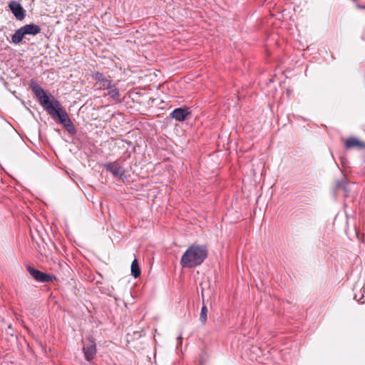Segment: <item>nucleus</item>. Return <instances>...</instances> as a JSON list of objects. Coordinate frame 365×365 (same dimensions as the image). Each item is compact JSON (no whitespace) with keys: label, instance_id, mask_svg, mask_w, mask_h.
I'll return each mask as SVG.
<instances>
[{"label":"nucleus","instance_id":"nucleus-2","mask_svg":"<svg viewBox=\"0 0 365 365\" xmlns=\"http://www.w3.org/2000/svg\"><path fill=\"white\" fill-rule=\"evenodd\" d=\"M207 253L206 246L192 245L183 253L180 259V264L183 268L197 267L207 257Z\"/></svg>","mask_w":365,"mask_h":365},{"label":"nucleus","instance_id":"nucleus-17","mask_svg":"<svg viewBox=\"0 0 365 365\" xmlns=\"http://www.w3.org/2000/svg\"><path fill=\"white\" fill-rule=\"evenodd\" d=\"M356 8H358L359 9H365V5L363 6V5H360L358 3H356Z\"/></svg>","mask_w":365,"mask_h":365},{"label":"nucleus","instance_id":"nucleus-10","mask_svg":"<svg viewBox=\"0 0 365 365\" xmlns=\"http://www.w3.org/2000/svg\"><path fill=\"white\" fill-rule=\"evenodd\" d=\"M25 36V34L24 33V31L22 28H19L17 29L15 33L11 36V43H13L15 45L19 44L23 38Z\"/></svg>","mask_w":365,"mask_h":365},{"label":"nucleus","instance_id":"nucleus-13","mask_svg":"<svg viewBox=\"0 0 365 365\" xmlns=\"http://www.w3.org/2000/svg\"><path fill=\"white\" fill-rule=\"evenodd\" d=\"M349 183V182L348 181V180L344 178L342 180H338L336 182V187L337 189L343 190L345 192V194L347 195V193L349 191L347 187Z\"/></svg>","mask_w":365,"mask_h":365},{"label":"nucleus","instance_id":"nucleus-12","mask_svg":"<svg viewBox=\"0 0 365 365\" xmlns=\"http://www.w3.org/2000/svg\"><path fill=\"white\" fill-rule=\"evenodd\" d=\"M112 83L110 77H107L106 78H101L99 81H97L96 83V86L98 89L106 90Z\"/></svg>","mask_w":365,"mask_h":365},{"label":"nucleus","instance_id":"nucleus-6","mask_svg":"<svg viewBox=\"0 0 365 365\" xmlns=\"http://www.w3.org/2000/svg\"><path fill=\"white\" fill-rule=\"evenodd\" d=\"M190 114L189 108L182 107L174 109L170 113V116L178 121H184Z\"/></svg>","mask_w":365,"mask_h":365},{"label":"nucleus","instance_id":"nucleus-15","mask_svg":"<svg viewBox=\"0 0 365 365\" xmlns=\"http://www.w3.org/2000/svg\"><path fill=\"white\" fill-rule=\"evenodd\" d=\"M207 308L205 305H203L201 308L200 314V321L204 325L207 322Z\"/></svg>","mask_w":365,"mask_h":365},{"label":"nucleus","instance_id":"nucleus-3","mask_svg":"<svg viewBox=\"0 0 365 365\" xmlns=\"http://www.w3.org/2000/svg\"><path fill=\"white\" fill-rule=\"evenodd\" d=\"M83 351L86 361H91L96 354V345L92 338H89L87 341L83 342Z\"/></svg>","mask_w":365,"mask_h":365},{"label":"nucleus","instance_id":"nucleus-11","mask_svg":"<svg viewBox=\"0 0 365 365\" xmlns=\"http://www.w3.org/2000/svg\"><path fill=\"white\" fill-rule=\"evenodd\" d=\"M108 91L107 95L113 100H118L120 97L119 90L115 84L111 83L110 86L106 89Z\"/></svg>","mask_w":365,"mask_h":365},{"label":"nucleus","instance_id":"nucleus-1","mask_svg":"<svg viewBox=\"0 0 365 365\" xmlns=\"http://www.w3.org/2000/svg\"><path fill=\"white\" fill-rule=\"evenodd\" d=\"M31 88L40 104L48 113L54 118H57L69 133H76V128L60 102L51 95H48L46 91L35 82H31Z\"/></svg>","mask_w":365,"mask_h":365},{"label":"nucleus","instance_id":"nucleus-9","mask_svg":"<svg viewBox=\"0 0 365 365\" xmlns=\"http://www.w3.org/2000/svg\"><path fill=\"white\" fill-rule=\"evenodd\" d=\"M24 33L26 35H37L41 32V28L39 26L34 24H26L21 27Z\"/></svg>","mask_w":365,"mask_h":365},{"label":"nucleus","instance_id":"nucleus-7","mask_svg":"<svg viewBox=\"0 0 365 365\" xmlns=\"http://www.w3.org/2000/svg\"><path fill=\"white\" fill-rule=\"evenodd\" d=\"M106 170L110 172L114 176L120 177L125 174L123 167L117 163H110L104 165Z\"/></svg>","mask_w":365,"mask_h":365},{"label":"nucleus","instance_id":"nucleus-18","mask_svg":"<svg viewBox=\"0 0 365 365\" xmlns=\"http://www.w3.org/2000/svg\"><path fill=\"white\" fill-rule=\"evenodd\" d=\"M362 298H363V297L360 299H356V300L359 302H361V303H364V301H361Z\"/></svg>","mask_w":365,"mask_h":365},{"label":"nucleus","instance_id":"nucleus-4","mask_svg":"<svg viewBox=\"0 0 365 365\" xmlns=\"http://www.w3.org/2000/svg\"><path fill=\"white\" fill-rule=\"evenodd\" d=\"M28 272L34 277L35 280L39 282H48L53 279V276L44 273L40 270L36 269L31 266L26 267Z\"/></svg>","mask_w":365,"mask_h":365},{"label":"nucleus","instance_id":"nucleus-5","mask_svg":"<svg viewBox=\"0 0 365 365\" xmlns=\"http://www.w3.org/2000/svg\"><path fill=\"white\" fill-rule=\"evenodd\" d=\"M9 7L14 14V16L18 20H23L25 17V11L24 10L21 5L16 1H11L9 4Z\"/></svg>","mask_w":365,"mask_h":365},{"label":"nucleus","instance_id":"nucleus-8","mask_svg":"<svg viewBox=\"0 0 365 365\" xmlns=\"http://www.w3.org/2000/svg\"><path fill=\"white\" fill-rule=\"evenodd\" d=\"M345 148L351 149L352 148H358L359 149L365 148V143L359 140L356 138H349L345 142Z\"/></svg>","mask_w":365,"mask_h":365},{"label":"nucleus","instance_id":"nucleus-14","mask_svg":"<svg viewBox=\"0 0 365 365\" xmlns=\"http://www.w3.org/2000/svg\"><path fill=\"white\" fill-rule=\"evenodd\" d=\"M131 270V274L135 277L137 278L140 275V269L138 263V260L135 259L130 267Z\"/></svg>","mask_w":365,"mask_h":365},{"label":"nucleus","instance_id":"nucleus-16","mask_svg":"<svg viewBox=\"0 0 365 365\" xmlns=\"http://www.w3.org/2000/svg\"><path fill=\"white\" fill-rule=\"evenodd\" d=\"M107 78L106 76H105L103 73H96V80L97 81H99L101 78Z\"/></svg>","mask_w":365,"mask_h":365},{"label":"nucleus","instance_id":"nucleus-19","mask_svg":"<svg viewBox=\"0 0 365 365\" xmlns=\"http://www.w3.org/2000/svg\"><path fill=\"white\" fill-rule=\"evenodd\" d=\"M352 1L356 2V0H352Z\"/></svg>","mask_w":365,"mask_h":365}]
</instances>
